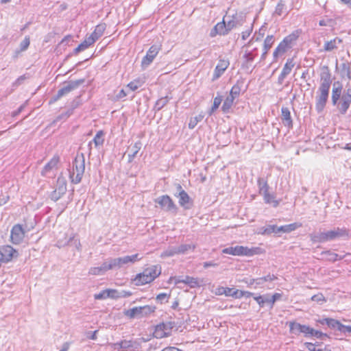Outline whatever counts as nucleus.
<instances>
[{
    "instance_id": "nucleus-19",
    "label": "nucleus",
    "mask_w": 351,
    "mask_h": 351,
    "mask_svg": "<svg viewBox=\"0 0 351 351\" xmlns=\"http://www.w3.org/2000/svg\"><path fill=\"white\" fill-rule=\"evenodd\" d=\"M282 121L284 125L289 128L293 127V121L291 117V112L288 108L282 107L281 109Z\"/></svg>"
},
{
    "instance_id": "nucleus-3",
    "label": "nucleus",
    "mask_w": 351,
    "mask_h": 351,
    "mask_svg": "<svg viewBox=\"0 0 351 351\" xmlns=\"http://www.w3.org/2000/svg\"><path fill=\"white\" fill-rule=\"evenodd\" d=\"M349 237L350 233L348 229L345 228H337L327 232H322L317 235H312L311 239L314 243H322L339 238H348Z\"/></svg>"
},
{
    "instance_id": "nucleus-62",
    "label": "nucleus",
    "mask_w": 351,
    "mask_h": 351,
    "mask_svg": "<svg viewBox=\"0 0 351 351\" xmlns=\"http://www.w3.org/2000/svg\"><path fill=\"white\" fill-rule=\"evenodd\" d=\"M278 228V226L274 225V226H269V230L272 232L278 233V232H280V231H277Z\"/></svg>"
},
{
    "instance_id": "nucleus-63",
    "label": "nucleus",
    "mask_w": 351,
    "mask_h": 351,
    "mask_svg": "<svg viewBox=\"0 0 351 351\" xmlns=\"http://www.w3.org/2000/svg\"><path fill=\"white\" fill-rule=\"evenodd\" d=\"M69 343H65L63 346H62V350H60V351H68L69 349Z\"/></svg>"
},
{
    "instance_id": "nucleus-56",
    "label": "nucleus",
    "mask_w": 351,
    "mask_h": 351,
    "mask_svg": "<svg viewBox=\"0 0 351 351\" xmlns=\"http://www.w3.org/2000/svg\"><path fill=\"white\" fill-rule=\"evenodd\" d=\"M25 106V104H23L16 110L14 111L12 114V117H16V116L19 115L22 112V110H23Z\"/></svg>"
},
{
    "instance_id": "nucleus-64",
    "label": "nucleus",
    "mask_w": 351,
    "mask_h": 351,
    "mask_svg": "<svg viewBox=\"0 0 351 351\" xmlns=\"http://www.w3.org/2000/svg\"><path fill=\"white\" fill-rule=\"evenodd\" d=\"M317 351H331L328 346H325L323 348H319Z\"/></svg>"
},
{
    "instance_id": "nucleus-61",
    "label": "nucleus",
    "mask_w": 351,
    "mask_h": 351,
    "mask_svg": "<svg viewBox=\"0 0 351 351\" xmlns=\"http://www.w3.org/2000/svg\"><path fill=\"white\" fill-rule=\"evenodd\" d=\"M174 282L175 284L182 283V280L178 279L176 277H171L169 282Z\"/></svg>"
},
{
    "instance_id": "nucleus-14",
    "label": "nucleus",
    "mask_w": 351,
    "mask_h": 351,
    "mask_svg": "<svg viewBox=\"0 0 351 351\" xmlns=\"http://www.w3.org/2000/svg\"><path fill=\"white\" fill-rule=\"evenodd\" d=\"M229 65L230 61L228 59H219L214 70L213 80H216L219 78L228 68Z\"/></svg>"
},
{
    "instance_id": "nucleus-54",
    "label": "nucleus",
    "mask_w": 351,
    "mask_h": 351,
    "mask_svg": "<svg viewBox=\"0 0 351 351\" xmlns=\"http://www.w3.org/2000/svg\"><path fill=\"white\" fill-rule=\"evenodd\" d=\"M236 26V22L233 20L228 21L226 23V27L228 32Z\"/></svg>"
},
{
    "instance_id": "nucleus-49",
    "label": "nucleus",
    "mask_w": 351,
    "mask_h": 351,
    "mask_svg": "<svg viewBox=\"0 0 351 351\" xmlns=\"http://www.w3.org/2000/svg\"><path fill=\"white\" fill-rule=\"evenodd\" d=\"M254 299L261 307L264 306L265 303H268V299L265 300L262 295L254 296Z\"/></svg>"
},
{
    "instance_id": "nucleus-17",
    "label": "nucleus",
    "mask_w": 351,
    "mask_h": 351,
    "mask_svg": "<svg viewBox=\"0 0 351 351\" xmlns=\"http://www.w3.org/2000/svg\"><path fill=\"white\" fill-rule=\"evenodd\" d=\"M216 295H223L237 298L238 289L230 287H219L215 291Z\"/></svg>"
},
{
    "instance_id": "nucleus-22",
    "label": "nucleus",
    "mask_w": 351,
    "mask_h": 351,
    "mask_svg": "<svg viewBox=\"0 0 351 351\" xmlns=\"http://www.w3.org/2000/svg\"><path fill=\"white\" fill-rule=\"evenodd\" d=\"M295 66L294 60L293 58L287 59L286 63L285 64L282 70L280 73V77L282 78H285L287 75H288L293 68Z\"/></svg>"
},
{
    "instance_id": "nucleus-47",
    "label": "nucleus",
    "mask_w": 351,
    "mask_h": 351,
    "mask_svg": "<svg viewBox=\"0 0 351 351\" xmlns=\"http://www.w3.org/2000/svg\"><path fill=\"white\" fill-rule=\"evenodd\" d=\"M29 43V38L26 36L20 43V51H25L28 48Z\"/></svg>"
},
{
    "instance_id": "nucleus-16",
    "label": "nucleus",
    "mask_w": 351,
    "mask_h": 351,
    "mask_svg": "<svg viewBox=\"0 0 351 351\" xmlns=\"http://www.w3.org/2000/svg\"><path fill=\"white\" fill-rule=\"evenodd\" d=\"M161 208L167 209V210H176L177 208L173 199L168 195H164L156 199Z\"/></svg>"
},
{
    "instance_id": "nucleus-27",
    "label": "nucleus",
    "mask_w": 351,
    "mask_h": 351,
    "mask_svg": "<svg viewBox=\"0 0 351 351\" xmlns=\"http://www.w3.org/2000/svg\"><path fill=\"white\" fill-rule=\"evenodd\" d=\"M291 47L287 44L283 40L278 44L274 51V57L277 58L278 56L285 53Z\"/></svg>"
},
{
    "instance_id": "nucleus-15",
    "label": "nucleus",
    "mask_w": 351,
    "mask_h": 351,
    "mask_svg": "<svg viewBox=\"0 0 351 351\" xmlns=\"http://www.w3.org/2000/svg\"><path fill=\"white\" fill-rule=\"evenodd\" d=\"M121 297V295L119 294V292L114 289H106L99 293L94 295V298L95 300H106L108 298L111 299H117Z\"/></svg>"
},
{
    "instance_id": "nucleus-36",
    "label": "nucleus",
    "mask_w": 351,
    "mask_h": 351,
    "mask_svg": "<svg viewBox=\"0 0 351 351\" xmlns=\"http://www.w3.org/2000/svg\"><path fill=\"white\" fill-rule=\"evenodd\" d=\"M241 84L237 82L235 84H234L230 90L229 95L230 97H232L234 99L238 98L241 94Z\"/></svg>"
},
{
    "instance_id": "nucleus-29",
    "label": "nucleus",
    "mask_w": 351,
    "mask_h": 351,
    "mask_svg": "<svg viewBox=\"0 0 351 351\" xmlns=\"http://www.w3.org/2000/svg\"><path fill=\"white\" fill-rule=\"evenodd\" d=\"M322 254L325 255V260L329 262H335L337 261L341 260L343 258V256H339L338 254L330 250L324 251L322 252Z\"/></svg>"
},
{
    "instance_id": "nucleus-35",
    "label": "nucleus",
    "mask_w": 351,
    "mask_h": 351,
    "mask_svg": "<svg viewBox=\"0 0 351 351\" xmlns=\"http://www.w3.org/2000/svg\"><path fill=\"white\" fill-rule=\"evenodd\" d=\"M274 43V37L273 35H268L265 38L263 43L264 53H267L271 48Z\"/></svg>"
},
{
    "instance_id": "nucleus-12",
    "label": "nucleus",
    "mask_w": 351,
    "mask_h": 351,
    "mask_svg": "<svg viewBox=\"0 0 351 351\" xmlns=\"http://www.w3.org/2000/svg\"><path fill=\"white\" fill-rule=\"evenodd\" d=\"M25 237V231L20 224L14 225L12 230L10 234L11 241L14 244H20Z\"/></svg>"
},
{
    "instance_id": "nucleus-13",
    "label": "nucleus",
    "mask_w": 351,
    "mask_h": 351,
    "mask_svg": "<svg viewBox=\"0 0 351 351\" xmlns=\"http://www.w3.org/2000/svg\"><path fill=\"white\" fill-rule=\"evenodd\" d=\"M161 49V46L152 45L148 49L146 55L143 57L141 64L143 66H147L150 64L156 56L158 55L159 51Z\"/></svg>"
},
{
    "instance_id": "nucleus-1",
    "label": "nucleus",
    "mask_w": 351,
    "mask_h": 351,
    "mask_svg": "<svg viewBox=\"0 0 351 351\" xmlns=\"http://www.w3.org/2000/svg\"><path fill=\"white\" fill-rule=\"evenodd\" d=\"M342 85L339 82L334 84L332 90V102L337 105L341 114H345L351 104V88H348L341 95Z\"/></svg>"
},
{
    "instance_id": "nucleus-8",
    "label": "nucleus",
    "mask_w": 351,
    "mask_h": 351,
    "mask_svg": "<svg viewBox=\"0 0 351 351\" xmlns=\"http://www.w3.org/2000/svg\"><path fill=\"white\" fill-rule=\"evenodd\" d=\"M176 326L173 322H162L157 324L154 330L153 335L157 339H162L171 336L172 330Z\"/></svg>"
},
{
    "instance_id": "nucleus-20",
    "label": "nucleus",
    "mask_w": 351,
    "mask_h": 351,
    "mask_svg": "<svg viewBox=\"0 0 351 351\" xmlns=\"http://www.w3.org/2000/svg\"><path fill=\"white\" fill-rule=\"evenodd\" d=\"M342 43V39L338 37L326 41L324 45V50L326 51H331L338 48V45Z\"/></svg>"
},
{
    "instance_id": "nucleus-46",
    "label": "nucleus",
    "mask_w": 351,
    "mask_h": 351,
    "mask_svg": "<svg viewBox=\"0 0 351 351\" xmlns=\"http://www.w3.org/2000/svg\"><path fill=\"white\" fill-rule=\"evenodd\" d=\"M140 308H141L142 313L144 312L145 314H151L154 313L156 311V306L150 305L140 306Z\"/></svg>"
},
{
    "instance_id": "nucleus-42",
    "label": "nucleus",
    "mask_w": 351,
    "mask_h": 351,
    "mask_svg": "<svg viewBox=\"0 0 351 351\" xmlns=\"http://www.w3.org/2000/svg\"><path fill=\"white\" fill-rule=\"evenodd\" d=\"M141 148V143L140 141H137L134 144L132 147L133 153L132 155L129 154L130 160H132L136 156L138 152L140 151Z\"/></svg>"
},
{
    "instance_id": "nucleus-34",
    "label": "nucleus",
    "mask_w": 351,
    "mask_h": 351,
    "mask_svg": "<svg viewBox=\"0 0 351 351\" xmlns=\"http://www.w3.org/2000/svg\"><path fill=\"white\" fill-rule=\"evenodd\" d=\"M182 283L188 285L191 288L199 286L198 279L191 276H186L184 279L182 280Z\"/></svg>"
},
{
    "instance_id": "nucleus-33",
    "label": "nucleus",
    "mask_w": 351,
    "mask_h": 351,
    "mask_svg": "<svg viewBox=\"0 0 351 351\" xmlns=\"http://www.w3.org/2000/svg\"><path fill=\"white\" fill-rule=\"evenodd\" d=\"M104 265L106 267L104 268L106 269L107 271L113 269L114 268L121 267L120 259L119 258L112 259L108 263H104Z\"/></svg>"
},
{
    "instance_id": "nucleus-40",
    "label": "nucleus",
    "mask_w": 351,
    "mask_h": 351,
    "mask_svg": "<svg viewBox=\"0 0 351 351\" xmlns=\"http://www.w3.org/2000/svg\"><path fill=\"white\" fill-rule=\"evenodd\" d=\"M143 84V82L140 79H136L129 82L127 86L132 91H135Z\"/></svg>"
},
{
    "instance_id": "nucleus-9",
    "label": "nucleus",
    "mask_w": 351,
    "mask_h": 351,
    "mask_svg": "<svg viewBox=\"0 0 351 351\" xmlns=\"http://www.w3.org/2000/svg\"><path fill=\"white\" fill-rule=\"evenodd\" d=\"M291 333L299 335L303 333L305 336H317L320 332L306 325H302L295 322L289 323Z\"/></svg>"
},
{
    "instance_id": "nucleus-26",
    "label": "nucleus",
    "mask_w": 351,
    "mask_h": 351,
    "mask_svg": "<svg viewBox=\"0 0 351 351\" xmlns=\"http://www.w3.org/2000/svg\"><path fill=\"white\" fill-rule=\"evenodd\" d=\"M301 34V31L300 30H295L293 32H291L290 34H289L288 36H285L284 38H283V40L287 43L289 45H290L291 47H292V45L297 41V40L298 39L300 35Z\"/></svg>"
},
{
    "instance_id": "nucleus-55",
    "label": "nucleus",
    "mask_w": 351,
    "mask_h": 351,
    "mask_svg": "<svg viewBox=\"0 0 351 351\" xmlns=\"http://www.w3.org/2000/svg\"><path fill=\"white\" fill-rule=\"evenodd\" d=\"M26 79L25 75L20 76L14 83L13 86H19Z\"/></svg>"
},
{
    "instance_id": "nucleus-45",
    "label": "nucleus",
    "mask_w": 351,
    "mask_h": 351,
    "mask_svg": "<svg viewBox=\"0 0 351 351\" xmlns=\"http://www.w3.org/2000/svg\"><path fill=\"white\" fill-rule=\"evenodd\" d=\"M73 88H74V86L71 85V84H69L68 86L63 87L58 91V97H60L63 96L65 94L69 93L73 89Z\"/></svg>"
},
{
    "instance_id": "nucleus-39",
    "label": "nucleus",
    "mask_w": 351,
    "mask_h": 351,
    "mask_svg": "<svg viewBox=\"0 0 351 351\" xmlns=\"http://www.w3.org/2000/svg\"><path fill=\"white\" fill-rule=\"evenodd\" d=\"M104 263L100 267H93L89 269L88 274L93 276H98L106 272L107 270L105 269Z\"/></svg>"
},
{
    "instance_id": "nucleus-30",
    "label": "nucleus",
    "mask_w": 351,
    "mask_h": 351,
    "mask_svg": "<svg viewBox=\"0 0 351 351\" xmlns=\"http://www.w3.org/2000/svg\"><path fill=\"white\" fill-rule=\"evenodd\" d=\"M301 226L302 224L300 223H293L291 224L280 226L278 228L277 231H280V232H291Z\"/></svg>"
},
{
    "instance_id": "nucleus-41",
    "label": "nucleus",
    "mask_w": 351,
    "mask_h": 351,
    "mask_svg": "<svg viewBox=\"0 0 351 351\" xmlns=\"http://www.w3.org/2000/svg\"><path fill=\"white\" fill-rule=\"evenodd\" d=\"M170 297H171L170 293L167 294L165 293H159L156 295V300L157 302H160V304L167 303L169 302Z\"/></svg>"
},
{
    "instance_id": "nucleus-11",
    "label": "nucleus",
    "mask_w": 351,
    "mask_h": 351,
    "mask_svg": "<svg viewBox=\"0 0 351 351\" xmlns=\"http://www.w3.org/2000/svg\"><path fill=\"white\" fill-rule=\"evenodd\" d=\"M177 189L179 191L178 195H176L179 199L180 205L185 209H189L193 204V200L189 197L188 193L182 189V186L178 184Z\"/></svg>"
},
{
    "instance_id": "nucleus-24",
    "label": "nucleus",
    "mask_w": 351,
    "mask_h": 351,
    "mask_svg": "<svg viewBox=\"0 0 351 351\" xmlns=\"http://www.w3.org/2000/svg\"><path fill=\"white\" fill-rule=\"evenodd\" d=\"M58 182L60 183V187L58 189H56L53 193L51 194V198L54 200L58 199L64 193L66 190V184L63 181L58 180Z\"/></svg>"
},
{
    "instance_id": "nucleus-21",
    "label": "nucleus",
    "mask_w": 351,
    "mask_h": 351,
    "mask_svg": "<svg viewBox=\"0 0 351 351\" xmlns=\"http://www.w3.org/2000/svg\"><path fill=\"white\" fill-rule=\"evenodd\" d=\"M106 29V25L105 23H100L95 27L94 31L89 36L93 38L95 42H96L104 34Z\"/></svg>"
},
{
    "instance_id": "nucleus-25",
    "label": "nucleus",
    "mask_w": 351,
    "mask_h": 351,
    "mask_svg": "<svg viewBox=\"0 0 351 351\" xmlns=\"http://www.w3.org/2000/svg\"><path fill=\"white\" fill-rule=\"evenodd\" d=\"M95 42L90 36L86 38L75 49V53H77L80 51H84L90 46L93 45Z\"/></svg>"
},
{
    "instance_id": "nucleus-28",
    "label": "nucleus",
    "mask_w": 351,
    "mask_h": 351,
    "mask_svg": "<svg viewBox=\"0 0 351 351\" xmlns=\"http://www.w3.org/2000/svg\"><path fill=\"white\" fill-rule=\"evenodd\" d=\"M60 162V157L58 155L53 156L45 165V172L47 171L56 170Z\"/></svg>"
},
{
    "instance_id": "nucleus-60",
    "label": "nucleus",
    "mask_w": 351,
    "mask_h": 351,
    "mask_svg": "<svg viewBox=\"0 0 351 351\" xmlns=\"http://www.w3.org/2000/svg\"><path fill=\"white\" fill-rule=\"evenodd\" d=\"M126 96H127V93H126V92L125 91V90H123V89H121V90L119 91V94L117 95V97H118V98H119V99H121V98H123V97H126Z\"/></svg>"
},
{
    "instance_id": "nucleus-59",
    "label": "nucleus",
    "mask_w": 351,
    "mask_h": 351,
    "mask_svg": "<svg viewBox=\"0 0 351 351\" xmlns=\"http://www.w3.org/2000/svg\"><path fill=\"white\" fill-rule=\"evenodd\" d=\"M9 199V196L3 195L2 198H0V206L5 204Z\"/></svg>"
},
{
    "instance_id": "nucleus-31",
    "label": "nucleus",
    "mask_w": 351,
    "mask_h": 351,
    "mask_svg": "<svg viewBox=\"0 0 351 351\" xmlns=\"http://www.w3.org/2000/svg\"><path fill=\"white\" fill-rule=\"evenodd\" d=\"M119 258L120 259V263H121V267L123 265H126V264H128L130 263H135L136 261H139L141 259L138 257V254H135L132 256H126Z\"/></svg>"
},
{
    "instance_id": "nucleus-5",
    "label": "nucleus",
    "mask_w": 351,
    "mask_h": 351,
    "mask_svg": "<svg viewBox=\"0 0 351 351\" xmlns=\"http://www.w3.org/2000/svg\"><path fill=\"white\" fill-rule=\"evenodd\" d=\"M222 253L238 256H252L254 255L265 253V250L258 247L250 248L247 246L237 245L234 247H228L222 250Z\"/></svg>"
},
{
    "instance_id": "nucleus-57",
    "label": "nucleus",
    "mask_w": 351,
    "mask_h": 351,
    "mask_svg": "<svg viewBox=\"0 0 351 351\" xmlns=\"http://www.w3.org/2000/svg\"><path fill=\"white\" fill-rule=\"evenodd\" d=\"M339 331L341 332H351V326H344L343 325V328H339Z\"/></svg>"
},
{
    "instance_id": "nucleus-18",
    "label": "nucleus",
    "mask_w": 351,
    "mask_h": 351,
    "mask_svg": "<svg viewBox=\"0 0 351 351\" xmlns=\"http://www.w3.org/2000/svg\"><path fill=\"white\" fill-rule=\"evenodd\" d=\"M228 30L226 27V23L223 20L222 21L217 23L213 29L211 30L210 35L211 37H215L217 35H226L228 34Z\"/></svg>"
},
{
    "instance_id": "nucleus-10",
    "label": "nucleus",
    "mask_w": 351,
    "mask_h": 351,
    "mask_svg": "<svg viewBox=\"0 0 351 351\" xmlns=\"http://www.w3.org/2000/svg\"><path fill=\"white\" fill-rule=\"evenodd\" d=\"M259 193L263 196L265 202L267 204H272L274 207L279 204V202L276 199L275 195L269 193V186L266 181H258Z\"/></svg>"
},
{
    "instance_id": "nucleus-43",
    "label": "nucleus",
    "mask_w": 351,
    "mask_h": 351,
    "mask_svg": "<svg viewBox=\"0 0 351 351\" xmlns=\"http://www.w3.org/2000/svg\"><path fill=\"white\" fill-rule=\"evenodd\" d=\"M311 300L319 304H323L326 302V298L322 293H318L317 294L313 295L311 297Z\"/></svg>"
},
{
    "instance_id": "nucleus-51",
    "label": "nucleus",
    "mask_w": 351,
    "mask_h": 351,
    "mask_svg": "<svg viewBox=\"0 0 351 351\" xmlns=\"http://www.w3.org/2000/svg\"><path fill=\"white\" fill-rule=\"evenodd\" d=\"M200 120H201V118L198 117L191 118L189 123V128L190 129H193L197 125V123Z\"/></svg>"
},
{
    "instance_id": "nucleus-32",
    "label": "nucleus",
    "mask_w": 351,
    "mask_h": 351,
    "mask_svg": "<svg viewBox=\"0 0 351 351\" xmlns=\"http://www.w3.org/2000/svg\"><path fill=\"white\" fill-rule=\"evenodd\" d=\"M234 100L235 99L228 95L223 101V105L221 106L222 111L225 113L228 112L230 108L232 107L234 103Z\"/></svg>"
},
{
    "instance_id": "nucleus-48",
    "label": "nucleus",
    "mask_w": 351,
    "mask_h": 351,
    "mask_svg": "<svg viewBox=\"0 0 351 351\" xmlns=\"http://www.w3.org/2000/svg\"><path fill=\"white\" fill-rule=\"evenodd\" d=\"M281 297H282V294L281 293H274L271 296V299H268V301H267L268 303L270 304V306L273 307L274 304H275V302L277 300H280L281 298Z\"/></svg>"
},
{
    "instance_id": "nucleus-52",
    "label": "nucleus",
    "mask_w": 351,
    "mask_h": 351,
    "mask_svg": "<svg viewBox=\"0 0 351 351\" xmlns=\"http://www.w3.org/2000/svg\"><path fill=\"white\" fill-rule=\"evenodd\" d=\"M304 345H305L306 348L309 351H317V350H318V348H317V346L314 343H312L310 342H306V343H305Z\"/></svg>"
},
{
    "instance_id": "nucleus-23",
    "label": "nucleus",
    "mask_w": 351,
    "mask_h": 351,
    "mask_svg": "<svg viewBox=\"0 0 351 351\" xmlns=\"http://www.w3.org/2000/svg\"><path fill=\"white\" fill-rule=\"evenodd\" d=\"M319 322L321 324H327V326L331 328H336L339 330V328L341 327V328H343V324L339 322L338 320H336L335 319H332V318H325V319H321V320H319Z\"/></svg>"
},
{
    "instance_id": "nucleus-50",
    "label": "nucleus",
    "mask_w": 351,
    "mask_h": 351,
    "mask_svg": "<svg viewBox=\"0 0 351 351\" xmlns=\"http://www.w3.org/2000/svg\"><path fill=\"white\" fill-rule=\"evenodd\" d=\"M254 294L252 292L238 289L237 298H241L242 297L250 298Z\"/></svg>"
},
{
    "instance_id": "nucleus-7",
    "label": "nucleus",
    "mask_w": 351,
    "mask_h": 351,
    "mask_svg": "<svg viewBox=\"0 0 351 351\" xmlns=\"http://www.w3.org/2000/svg\"><path fill=\"white\" fill-rule=\"evenodd\" d=\"M330 86V82H323L319 88L318 95L315 104L316 110L319 112L322 111L326 106L328 98Z\"/></svg>"
},
{
    "instance_id": "nucleus-2",
    "label": "nucleus",
    "mask_w": 351,
    "mask_h": 351,
    "mask_svg": "<svg viewBox=\"0 0 351 351\" xmlns=\"http://www.w3.org/2000/svg\"><path fill=\"white\" fill-rule=\"evenodd\" d=\"M161 274V267L158 265H152L145 268L142 272L136 274L132 279V282L136 286H142L151 283Z\"/></svg>"
},
{
    "instance_id": "nucleus-38",
    "label": "nucleus",
    "mask_w": 351,
    "mask_h": 351,
    "mask_svg": "<svg viewBox=\"0 0 351 351\" xmlns=\"http://www.w3.org/2000/svg\"><path fill=\"white\" fill-rule=\"evenodd\" d=\"M125 315L128 317L132 319L135 316L143 314L141 312V308L139 307H134L130 309H128L125 311L124 313Z\"/></svg>"
},
{
    "instance_id": "nucleus-6",
    "label": "nucleus",
    "mask_w": 351,
    "mask_h": 351,
    "mask_svg": "<svg viewBox=\"0 0 351 351\" xmlns=\"http://www.w3.org/2000/svg\"><path fill=\"white\" fill-rule=\"evenodd\" d=\"M19 256L18 250L10 245H0V268L3 264L12 262Z\"/></svg>"
},
{
    "instance_id": "nucleus-4",
    "label": "nucleus",
    "mask_w": 351,
    "mask_h": 351,
    "mask_svg": "<svg viewBox=\"0 0 351 351\" xmlns=\"http://www.w3.org/2000/svg\"><path fill=\"white\" fill-rule=\"evenodd\" d=\"M85 170V159L83 154H77L70 170V178L74 184L81 182Z\"/></svg>"
},
{
    "instance_id": "nucleus-53",
    "label": "nucleus",
    "mask_w": 351,
    "mask_h": 351,
    "mask_svg": "<svg viewBox=\"0 0 351 351\" xmlns=\"http://www.w3.org/2000/svg\"><path fill=\"white\" fill-rule=\"evenodd\" d=\"M195 248V245H182L180 250V252H186V250H194Z\"/></svg>"
},
{
    "instance_id": "nucleus-44",
    "label": "nucleus",
    "mask_w": 351,
    "mask_h": 351,
    "mask_svg": "<svg viewBox=\"0 0 351 351\" xmlns=\"http://www.w3.org/2000/svg\"><path fill=\"white\" fill-rule=\"evenodd\" d=\"M222 99L221 96H217L214 98L213 100V104L210 109V114L216 111L218 108L219 107L221 103Z\"/></svg>"
},
{
    "instance_id": "nucleus-58",
    "label": "nucleus",
    "mask_w": 351,
    "mask_h": 351,
    "mask_svg": "<svg viewBox=\"0 0 351 351\" xmlns=\"http://www.w3.org/2000/svg\"><path fill=\"white\" fill-rule=\"evenodd\" d=\"M161 351H182V350L178 349V348L173 347V346H168V347L163 348Z\"/></svg>"
},
{
    "instance_id": "nucleus-37",
    "label": "nucleus",
    "mask_w": 351,
    "mask_h": 351,
    "mask_svg": "<svg viewBox=\"0 0 351 351\" xmlns=\"http://www.w3.org/2000/svg\"><path fill=\"white\" fill-rule=\"evenodd\" d=\"M93 143L96 147L101 146L104 143V132L103 130L98 131L94 138H93Z\"/></svg>"
}]
</instances>
